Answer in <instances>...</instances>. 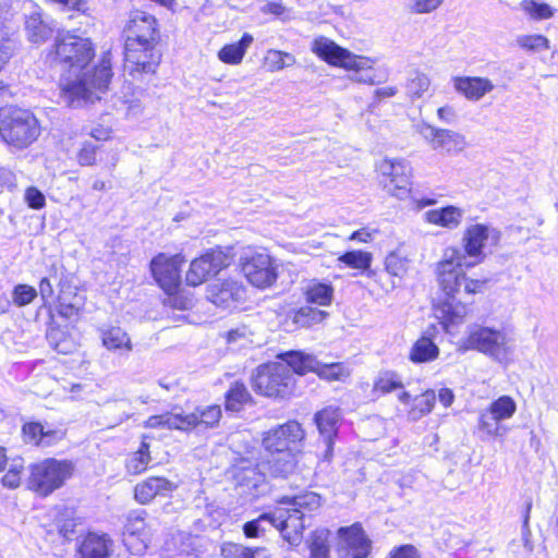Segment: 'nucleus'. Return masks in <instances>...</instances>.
<instances>
[{
	"instance_id": "nucleus-1",
	"label": "nucleus",
	"mask_w": 558,
	"mask_h": 558,
	"mask_svg": "<svg viewBox=\"0 0 558 558\" xmlns=\"http://www.w3.org/2000/svg\"><path fill=\"white\" fill-rule=\"evenodd\" d=\"M94 56L90 40L72 34L59 36L48 53L51 61L68 64L75 76L61 82V89L71 102L75 99L94 102L108 89L112 76L110 58L106 53L96 66L90 68Z\"/></svg>"
},
{
	"instance_id": "nucleus-2",
	"label": "nucleus",
	"mask_w": 558,
	"mask_h": 558,
	"mask_svg": "<svg viewBox=\"0 0 558 558\" xmlns=\"http://www.w3.org/2000/svg\"><path fill=\"white\" fill-rule=\"evenodd\" d=\"M499 240L500 232L488 225L469 226L462 235L463 252L456 247H447L436 264L435 274L441 291L448 295H453L461 289L466 294L483 292L486 280L468 278L463 268L481 264L486 256L485 248L489 244L497 245Z\"/></svg>"
},
{
	"instance_id": "nucleus-3",
	"label": "nucleus",
	"mask_w": 558,
	"mask_h": 558,
	"mask_svg": "<svg viewBox=\"0 0 558 558\" xmlns=\"http://www.w3.org/2000/svg\"><path fill=\"white\" fill-rule=\"evenodd\" d=\"M125 69L131 73H153L154 62L137 58L138 47H147L155 40L156 19L141 10L130 13L125 25Z\"/></svg>"
},
{
	"instance_id": "nucleus-4",
	"label": "nucleus",
	"mask_w": 558,
	"mask_h": 558,
	"mask_svg": "<svg viewBox=\"0 0 558 558\" xmlns=\"http://www.w3.org/2000/svg\"><path fill=\"white\" fill-rule=\"evenodd\" d=\"M39 135L40 125L32 111L19 107L0 109V136L7 145L21 150Z\"/></svg>"
},
{
	"instance_id": "nucleus-5",
	"label": "nucleus",
	"mask_w": 558,
	"mask_h": 558,
	"mask_svg": "<svg viewBox=\"0 0 558 558\" xmlns=\"http://www.w3.org/2000/svg\"><path fill=\"white\" fill-rule=\"evenodd\" d=\"M312 50L331 65L354 71L350 76L351 81L367 85H374L376 83L368 58L353 54L351 51L340 47L326 37L315 39Z\"/></svg>"
},
{
	"instance_id": "nucleus-6",
	"label": "nucleus",
	"mask_w": 558,
	"mask_h": 558,
	"mask_svg": "<svg viewBox=\"0 0 558 558\" xmlns=\"http://www.w3.org/2000/svg\"><path fill=\"white\" fill-rule=\"evenodd\" d=\"M279 357L282 362L263 364L256 368L253 376L255 391L268 398H286L294 388L295 372L284 359V353Z\"/></svg>"
},
{
	"instance_id": "nucleus-7",
	"label": "nucleus",
	"mask_w": 558,
	"mask_h": 558,
	"mask_svg": "<svg viewBox=\"0 0 558 558\" xmlns=\"http://www.w3.org/2000/svg\"><path fill=\"white\" fill-rule=\"evenodd\" d=\"M466 349L476 350L499 364H508L513 353V344L508 333L500 329L476 326L465 339Z\"/></svg>"
},
{
	"instance_id": "nucleus-8",
	"label": "nucleus",
	"mask_w": 558,
	"mask_h": 558,
	"mask_svg": "<svg viewBox=\"0 0 558 558\" xmlns=\"http://www.w3.org/2000/svg\"><path fill=\"white\" fill-rule=\"evenodd\" d=\"M74 466L66 460L46 459L31 466L27 481L29 489L39 496H48L71 477Z\"/></svg>"
},
{
	"instance_id": "nucleus-9",
	"label": "nucleus",
	"mask_w": 558,
	"mask_h": 558,
	"mask_svg": "<svg viewBox=\"0 0 558 558\" xmlns=\"http://www.w3.org/2000/svg\"><path fill=\"white\" fill-rule=\"evenodd\" d=\"M241 270L251 284L265 289L278 278V265L267 253H245L240 257Z\"/></svg>"
},
{
	"instance_id": "nucleus-10",
	"label": "nucleus",
	"mask_w": 558,
	"mask_h": 558,
	"mask_svg": "<svg viewBox=\"0 0 558 558\" xmlns=\"http://www.w3.org/2000/svg\"><path fill=\"white\" fill-rule=\"evenodd\" d=\"M284 359L299 375L313 372L329 381L344 380L350 376V369L342 363L322 364L315 356L301 351L286 352Z\"/></svg>"
},
{
	"instance_id": "nucleus-11",
	"label": "nucleus",
	"mask_w": 558,
	"mask_h": 558,
	"mask_svg": "<svg viewBox=\"0 0 558 558\" xmlns=\"http://www.w3.org/2000/svg\"><path fill=\"white\" fill-rule=\"evenodd\" d=\"M384 189L398 199H405L410 193L411 167L402 159H383L376 166Z\"/></svg>"
},
{
	"instance_id": "nucleus-12",
	"label": "nucleus",
	"mask_w": 558,
	"mask_h": 558,
	"mask_svg": "<svg viewBox=\"0 0 558 558\" xmlns=\"http://www.w3.org/2000/svg\"><path fill=\"white\" fill-rule=\"evenodd\" d=\"M229 265V255L221 250H210L191 262L185 281L192 287L201 286L209 277L216 276Z\"/></svg>"
},
{
	"instance_id": "nucleus-13",
	"label": "nucleus",
	"mask_w": 558,
	"mask_h": 558,
	"mask_svg": "<svg viewBox=\"0 0 558 558\" xmlns=\"http://www.w3.org/2000/svg\"><path fill=\"white\" fill-rule=\"evenodd\" d=\"M185 262L181 254L167 255L159 253L150 262V271L160 288L171 293L177 291L180 283V267Z\"/></svg>"
},
{
	"instance_id": "nucleus-14",
	"label": "nucleus",
	"mask_w": 558,
	"mask_h": 558,
	"mask_svg": "<svg viewBox=\"0 0 558 558\" xmlns=\"http://www.w3.org/2000/svg\"><path fill=\"white\" fill-rule=\"evenodd\" d=\"M515 411V401L509 396H501L481 412L478 427L489 436H500L502 433L499 423L511 418Z\"/></svg>"
},
{
	"instance_id": "nucleus-15",
	"label": "nucleus",
	"mask_w": 558,
	"mask_h": 558,
	"mask_svg": "<svg viewBox=\"0 0 558 558\" xmlns=\"http://www.w3.org/2000/svg\"><path fill=\"white\" fill-rule=\"evenodd\" d=\"M245 294L246 290L242 282L231 278L216 280L206 288L207 300L225 310L236 307L244 301Z\"/></svg>"
},
{
	"instance_id": "nucleus-16",
	"label": "nucleus",
	"mask_w": 558,
	"mask_h": 558,
	"mask_svg": "<svg viewBox=\"0 0 558 558\" xmlns=\"http://www.w3.org/2000/svg\"><path fill=\"white\" fill-rule=\"evenodd\" d=\"M304 438V430L296 421H289L276 428L268 430L263 438L266 453L292 451L291 446Z\"/></svg>"
},
{
	"instance_id": "nucleus-17",
	"label": "nucleus",
	"mask_w": 558,
	"mask_h": 558,
	"mask_svg": "<svg viewBox=\"0 0 558 558\" xmlns=\"http://www.w3.org/2000/svg\"><path fill=\"white\" fill-rule=\"evenodd\" d=\"M271 525L278 529L290 545L296 546L301 543L305 529L304 514L292 511V508L279 504L271 512Z\"/></svg>"
},
{
	"instance_id": "nucleus-18",
	"label": "nucleus",
	"mask_w": 558,
	"mask_h": 558,
	"mask_svg": "<svg viewBox=\"0 0 558 558\" xmlns=\"http://www.w3.org/2000/svg\"><path fill=\"white\" fill-rule=\"evenodd\" d=\"M339 543L337 553L339 558H366L371 551V541L359 524L338 530Z\"/></svg>"
},
{
	"instance_id": "nucleus-19",
	"label": "nucleus",
	"mask_w": 558,
	"mask_h": 558,
	"mask_svg": "<svg viewBox=\"0 0 558 558\" xmlns=\"http://www.w3.org/2000/svg\"><path fill=\"white\" fill-rule=\"evenodd\" d=\"M341 412L339 408L326 407L318 411L314 421L319 433V442L324 445V460L329 461L333 456V441L338 434Z\"/></svg>"
},
{
	"instance_id": "nucleus-20",
	"label": "nucleus",
	"mask_w": 558,
	"mask_h": 558,
	"mask_svg": "<svg viewBox=\"0 0 558 558\" xmlns=\"http://www.w3.org/2000/svg\"><path fill=\"white\" fill-rule=\"evenodd\" d=\"M422 134L433 149H441L448 155H458L468 147L465 136L452 130L427 125Z\"/></svg>"
},
{
	"instance_id": "nucleus-21",
	"label": "nucleus",
	"mask_w": 558,
	"mask_h": 558,
	"mask_svg": "<svg viewBox=\"0 0 558 558\" xmlns=\"http://www.w3.org/2000/svg\"><path fill=\"white\" fill-rule=\"evenodd\" d=\"M463 216L464 210L462 208L449 205L425 211L423 219L429 225L441 227L447 230H456L461 226Z\"/></svg>"
},
{
	"instance_id": "nucleus-22",
	"label": "nucleus",
	"mask_w": 558,
	"mask_h": 558,
	"mask_svg": "<svg viewBox=\"0 0 558 558\" xmlns=\"http://www.w3.org/2000/svg\"><path fill=\"white\" fill-rule=\"evenodd\" d=\"M195 422L196 416L184 415L182 412H177L174 409L171 412L149 416L145 421V427L186 430L194 427Z\"/></svg>"
},
{
	"instance_id": "nucleus-23",
	"label": "nucleus",
	"mask_w": 558,
	"mask_h": 558,
	"mask_svg": "<svg viewBox=\"0 0 558 558\" xmlns=\"http://www.w3.org/2000/svg\"><path fill=\"white\" fill-rule=\"evenodd\" d=\"M113 543L106 534H87L80 544V558H109Z\"/></svg>"
},
{
	"instance_id": "nucleus-24",
	"label": "nucleus",
	"mask_w": 558,
	"mask_h": 558,
	"mask_svg": "<svg viewBox=\"0 0 558 558\" xmlns=\"http://www.w3.org/2000/svg\"><path fill=\"white\" fill-rule=\"evenodd\" d=\"M456 90L469 100L477 101L490 93L495 85L487 77H456L453 81Z\"/></svg>"
},
{
	"instance_id": "nucleus-25",
	"label": "nucleus",
	"mask_w": 558,
	"mask_h": 558,
	"mask_svg": "<svg viewBox=\"0 0 558 558\" xmlns=\"http://www.w3.org/2000/svg\"><path fill=\"white\" fill-rule=\"evenodd\" d=\"M173 484L165 477L153 476L134 487V497L142 504L150 502L157 495L173 489Z\"/></svg>"
},
{
	"instance_id": "nucleus-26",
	"label": "nucleus",
	"mask_w": 558,
	"mask_h": 558,
	"mask_svg": "<svg viewBox=\"0 0 558 558\" xmlns=\"http://www.w3.org/2000/svg\"><path fill=\"white\" fill-rule=\"evenodd\" d=\"M263 466L275 476H286L294 470L295 454L293 451L265 453Z\"/></svg>"
},
{
	"instance_id": "nucleus-27",
	"label": "nucleus",
	"mask_w": 558,
	"mask_h": 558,
	"mask_svg": "<svg viewBox=\"0 0 558 558\" xmlns=\"http://www.w3.org/2000/svg\"><path fill=\"white\" fill-rule=\"evenodd\" d=\"M101 341L106 349L121 355L129 354L133 350L130 336L120 327H110L101 330Z\"/></svg>"
},
{
	"instance_id": "nucleus-28",
	"label": "nucleus",
	"mask_w": 558,
	"mask_h": 558,
	"mask_svg": "<svg viewBox=\"0 0 558 558\" xmlns=\"http://www.w3.org/2000/svg\"><path fill=\"white\" fill-rule=\"evenodd\" d=\"M458 292L459 291H457L453 295H449V298L453 299ZM445 294L448 296L447 293ZM468 313L469 307L464 303L457 302L454 300H447L442 302L437 308V316L439 319H441V323L446 329H448L450 325L462 323Z\"/></svg>"
},
{
	"instance_id": "nucleus-29",
	"label": "nucleus",
	"mask_w": 558,
	"mask_h": 558,
	"mask_svg": "<svg viewBox=\"0 0 558 558\" xmlns=\"http://www.w3.org/2000/svg\"><path fill=\"white\" fill-rule=\"evenodd\" d=\"M302 291L306 302L319 306L330 305L333 299V287L317 279L307 281Z\"/></svg>"
},
{
	"instance_id": "nucleus-30",
	"label": "nucleus",
	"mask_w": 558,
	"mask_h": 558,
	"mask_svg": "<svg viewBox=\"0 0 558 558\" xmlns=\"http://www.w3.org/2000/svg\"><path fill=\"white\" fill-rule=\"evenodd\" d=\"M253 41V36L245 33L239 41L225 45L218 51V59L226 64L238 65L242 62Z\"/></svg>"
},
{
	"instance_id": "nucleus-31",
	"label": "nucleus",
	"mask_w": 558,
	"mask_h": 558,
	"mask_svg": "<svg viewBox=\"0 0 558 558\" xmlns=\"http://www.w3.org/2000/svg\"><path fill=\"white\" fill-rule=\"evenodd\" d=\"M438 355L439 348L429 337L422 336L411 347L409 359L415 364L429 363L435 361Z\"/></svg>"
},
{
	"instance_id": "nucleus-32",
	"label": "nucleus",
	"mask_w": 558,
	"mask_h": 558,
	"mask_svg": "<svg viewBox=\"0 0 558 558\" xmlns=\"http://www.w3.org/2000/svg\"><path fill=\"white\" fill-rule=\"evenodd\" d=\"M279 504L289 506L292 511L304 514L306 511H313L320 507V496L314 492H305L294 497H283Z\"/></svg>"
},
{
	"instance_id": "nucleus-33",
	"label": "nucleus",
	"mask_w": 558,
	"mask_h": 558,
	"mask_svg": "<svg viewBox=\"0 0 558 558\" xmlns=\"http://www.w3.org/2000/svg\"><path fill=\"white\" fill-rule=\"evenodd\" d=\"M25 29L28 39L35 44H41L52 35V29L43 21L38 12L27 16Z\"/></svg>"
},
{
	"instance_id": "nucleus-34",
	"label": "nucleus",
	"mask_w": 558,
	"mask_h": 558,
	"mask_svg": "<svg viewBox=\"0 0 558 558\" xmlns=\"http://www.w3.org/2000/svg\"><path fill=\"white\" fill-rule=\"evenodd\" d=\"M150 461L149 444L142 441L138 449L128 457L125 468L128 473L138 475L147 469Z\"/></svg>"
},
{
	"instance_id": "nucleus-35",
	"label": "nucleus",
	"mask_w": 558,
	"mask_h": 558,
	"mask_svg": "<svg viewBox=\"0 0 558 558\" xmlns=\"http://www.w3.org/2000/svg\"><path fill=\"white\" fill-rule=\"evenodd\" d=\"M436 400L434 390H426L413 399V404L408 411L411 421H418L423 416L432 412Z\"/></svg>"
},
{
	"instance_id": "nucleus-36",
	"label": "nucleus",
	"mask_w": 558,
	"mask_h": 558,
	"mask_svg": "<svg viewBox=\"0 0 558 558\" xmlns=\"http://www.w3.org/2000/svg\"><path fill=\"white\" fill-rule=\"evenodd\" d=\"M326 313L310 306H303L292 313V325L295 328H307L324 320Z\"/></svg>"
},
{
	"instance_id": "nucleus-37",
	"label": "nucleus",
	"mask_w": 558,
	"mask_h": 558,
	"mask_svg": "<svg viewBox=\"0 0 558 558\" xmlns=\"http://www.w3.org/2000/svg\"><path fill=\"white\" fill-rule=\"evenodd\" d=\"M328 531L316 530L308 539L310 558H329Z\"/></svg>"
},
{
	"instance_id": "nucleus-38",
	"label": "nucleus",
	"mask_w": 558,
	"mask_h": 558,
	"mask_svg": "<svg viewBox=\"0 0 558 558\" xmlns=\"http://www.w3.org/2000/svg\"><path fill=\"white\" fill-rule=\"evenodd\" d=\"M410 259L401 251L390 252L385 259L386 270L396 277H403L409 269Z\"/></svg>"
},
{
	"instance_id": "nucleus-39",
	"label": "nucleus",
	"mask_w": 558,
	"mask_h": 558,
	"mask_svg": "<svg viewBox=\"0 0 558 558\" xmlns=\"http://www.w3.org/2000/svg\"><path fill=\"white\" fill-rule=\"evenodd\" d=\"M338 260L350 268L366 270L371 267L372 254L363 251H351L339 256Z\"/></svg>"
},
{
	"instance_id": "nucleus-40",
	"label": "nucleus",
	"mask_w": 558,
	"mask_h": 558,
	"mask_svg": "<svg viewBox=\"0 0 558 558\" xmlns=\"http://www.w3.org/2000/svg\"><path fill=\"white\" fill-rule=\"evenodd\" d=\"M403 388L401 377L390 371L381 372L374 383V389L383 393H389Z\"/></svg>"
},
{
	"instance_id": "nucleus-41",
	"label": "nucleus",
	"mask_w": 558,
	"mask_h": 558,
	"mask_svg": "<svg viewBox=\"0 0 558 558\" xmlns=\"http://www.w3.org/2000/svg\"><path fill=\"white\" fill-rule=\"evenodd\" d=\"M250 400V393L243 384L235 383L227 393L226 408L230 411H239Z\"/></svg>"
},
{
	"instance_id": "nucleus-42",
	"label": "nucleus",
	"mask_w": 558,
	"mask_h": 558,
	"mask_svg": "<svg viewBox=\"0 0 558 558\" xmlns=\"http://www.w3.org/2000/svg\"><path fill=\"white\" fill-rule=\"evenodd\" d=\"M429 85L430 81L426 74L414 73V75L409 78L405 90L411 99H417L428 90Z\"/></svg>"
},
{
	"instance_id": "nucleus-43",
	"label": "nucleus",
	"mask_w": 558,
	"mask_h": 558,
	"mask_svg": "<svg viewBox=\"0 0 558 558\" xmlns=\"http://www.w3.org/2000/svg\"><path fill=\"white\" fill-rule=\"evenodd\" d=\"M520 7L527 15L535 20H547L554 15L551 7L534 0H523L520 2Z\"/></svg>"
},
{
	"instance_id": "nucleus-44",
	"label": "nucleus",
	"mask_w": 558,
	"mask_h": 558,
	"mask_svg": "<svg viewBox=\"0 0 558 558\" xmlns=\"http://www.w3.org/2000/svg\"><path fill=\"white\" fill-rule=\"evenodd\" d=\"M517 44L522 49L532 52L549 48V40L545 36L538 34L518 36Z\"/></svg>"
},
{
	"instance_id": "nucleus-45",
	"label": "nucleus",
	"mask_w": 558,
	"mask_h": 558,
	"mask_svg": "<svg viewBox=\"0 0 558 558\" xmlns=\"http://www.w3.org/2000/svg\"><path fill=\"white\" fill-rule=\"evenodd\" d=\"M123 542L130 553L134 555H142L146 551L149 543L151 542V533L128 535L124 536Z\"/></svg>"
},
{
	"instance_id": "nucleus-46",
	"label": "nucleus",
	"mask_w": 558,
	"mask_h": 558,
	"mask_svg": "<svg viewBox=\"0 0 558 558\" xmlns=\"http://www.w3.org/2000/svg\"><path fill=\"white\" fill-rule=\"evenodd\" d=\"M189 415L196 416L194 427L204 424L207 427H211L217 424L221 417V409L218 405H210L204 410H196Z\"/></svg>"
},
{
	"instance_id": "nucleus-47",
	"label": "nucleus",
	"mask_w": 558,
	"mask_h": 558,
	"mask_svg": "<svg viewBox=\"0 0 558 558\" xmlns=\"http://www.w3.org/2000/svg\"><path fill=\"white\" fill-rule=\"evenodd\" d=\"M37 294L38 292L34 287L28 284H17L12 291V301L16 306L22 307L31 304Z\"/></svg>"
},
{
	"instance_id": "nucleus-48",
	"label": "nucleus",
	"mask_w": 558,
	"mask_h": 558,
	"mask_svg": "<svg viewBox=\"0 0 558 558\" xmlns=\"http://www.w3.org/2000/svg\"><path fill=\"white\" fill-rule=\"evenodd\" d=\"M258 551L259 548L252 549L235 543H227L221 547V554L226 558H255Z\"/></svg>"
},
{
	"instance_id": "nucleus-49",
	"label": "nucleus",
	"mask_w": 558,
	"mask_h": 558,
	"mask_svg": "<svg viewBox=\"0 0 558 558\" xmlns=\"http://www.w3.org/2000/svg\"><path fill=\"white\" fill-rule=\"evenodd\" d=\"M271 512L263 513L257 519L246 522L243 525V532L246 537L254 538L260 535V532L265 531L264 523L267 522L271 525Z\"/></svg>"
},
{
	"instance_id": "nucleus-50",
	"label": "nucleus",
	"mask_w": 558,
	"mask_h": 558,
	"mask_svg": "<svg viewBox=\"0 0 558 558\" xmlns=\"http://www.w3.org/2000/svg\"><path fill=\"white\" fill-rule=\"evenodd\" d=\"M444 0H410L409 10L415 14H426L437 10Z\"/></svg>"
},
{
	"instance_id": "nucleus-51",
	"label": "nucleus",
	"mask_w": 558,
	"mask_h": 558,
	"mask_svg": "<svg viewBox=\"0 0 558 558\" xmlns=\"http://www.w3.org/2000/svg\"><path fill=\"white\" fill-rule=\"evenodd\" d=\"M24 199L28 207L33 209H41L46 205L45 195L34 186L26 189Z\"/></svg>"
},
{
	"instance_id": "nucleus-52",
	"label": "nucleus",
	"mask_w": 558,
	"mask_h": 558,
	"mask_svg": "<svg viewBox=\"0 0 558 558\" xmlns=\"http://www.w3.org/2000/svg\"><path fill=\"white\" fill-rule=\"evenodd\" d=\"M141 533H150L149 529L146 526L144 519L140 515H131L128 519V523L124 527V536L134 535Z\"/></svg>"
},
{
	"instance_id": "nucleus-53",
	"label": "nucleus",
	"mask_w": 558,
	"mask_h": 558,
	"mask_svg": "<svg viewBox=\"0 0 558 558\" xmlns=\"http://www.w3.org/2000/svg\"><path fill=\"white\" fill-rule=\"evenodd\" d=\"M44 425L40 423H28L23 426V435L27 442L39 446V437H43Z\"/></svg>"
},
{
	"instance_id": "nucleus-54",
	"label": "nucleus",
	"mask_w": 558,
	"mask_h": 558,
	"mask_svg": "<svg viewBox=\"0 0 558 558\" xmlns=\"http://www.w3.org/2000/svg\"><path fill=\"white\" fill-rule=\"evenodd\" d=\"M22 465H12L3 475L1 482L3 486L15 489L21 484Z\"/></svg>"
},
{
	"instance_id": "nucleus-55",
	"label": "nucleus",
	"mask_w": 558,
	"mask_h": 558,
	"mask_svg": "<svg viewBox=\"0 0 558 558\" xmlns=\"http://www.w3.org/2000/svg\"><path fill=\"white\" fill-rule=\"evenodd\" d=\"M265 64L271 72H277L286 68L282 62V51L270 49L266 52Z\"/></svg>"
},
{
	"instance_id": "nucleus-56",
	"label": "nucleus",
	"mask_w": 558,
	"mask_h": 558,
	"mask_svg": "<svg viewBox=\"0 0 558 558\" xmlns=\"http://www.w3.org/2000/svg\"><path fill=\"white\" fill-rule=\"evenodd\" d=\"M64 437V433L60 429H43V437H39V446L41 447H50Z\"/></svg>"
},
{
	"instance_id": "nucleus-57",
	"label": "nucleus",
	"mask_w": 558,
	"mask_h": 558,
	"mask_svg": "<svg viewBox=\"0 0 558 558\" xmlns=\"http://www.w3.org/2000/svg\"><path fill=\"white\" fill-rule=\"evenodd\" d=\"M77 161L81 166H92L96 161V148L92 144H86L77 155Z\"/></svg>"
},
{
	"instance_id": "nucleus-58",
	"label": "nucleus",
	"mask_w": 558,
	"mask_h": 558,
	"mask_svg": "<svg viewBox=\"0 0 558 558\" xmlns=\"http://www.w3.org/2000/svg\"><path fill=\"white\" fill-rule=\"evenodd\" d=\"M252 336V332L246 326H240L231 329L227 332L226 339L229 343H235L241 340H247Z\"/></svg>"
},
{
	"instance_id": "nucleus-59",
	"label": "nucleus",
	"mask_w": 558,
	"mask_h": 558,
	"mask_svg": "<svg viewBox=\"0 0 558 558\" xmlns=\"http://www.w3.org/2000/svg\"><path fill=\"white\" fill-rule=\"evenodd\" d=\"M388 558H421V556L414 546L404 545L391 551Z\"/></svg>"
},
{
	"instance_id": "nucleus-60",
	"label": "nucleus",
	"mask_w": 558,
	"mask_h": 558,
	"mask_svg": "<svg viewBox=\"0 0 558 558\" xmlns=\"http://www.w3.org/2000/svg\"><path fill=\"white\" fill-rule=\"evenodd\" d=\"M39 294L43 303L46 305L51 302L54 296L53 287L49 278H43L39 282Z\"/></svg>"
},
{
	"instance_id": "nucleus-61",
	"label": "nucleus",
	"mask_w": 558,
	"mask_h": 558,
	"mask_svg": "<svg viewBox=\"0 0 558 558\" xmlns=\"http://www.w3.org/2000/svg\"><path fill=\"white\" fill-rule=\"evenodd\" d=\"M166 304L178 310H186L191 305V300L177 294L175 291L168 293Z\"/></svg>"
},
{
	"instance_id": "nucleus-62",
	"label": "nucleus",
	"mask_w": 558,
	"mask_h": 558,
	"mask_svg": "<svg viewBox=\"0 0 558 558\" xmlns=\"http://www.w3.org/2000/svg\"><path fill=\"white\" fill-rule=\"evenodd\" d=\"M377 233V230H368L366 228L354 231L350 235L351 241H357L362 243H367L374 239V235Z\"/></svg>"
},
{
	"instance_id": "nucleus-63",
	"label": "nucleus",
	"mask_w": 558,
	"mask_h": 558,
	"mask_svg": "<svg viewBox=\"0 0 558 558\" xmlns=\"http://www.w3.org/2000/svg\"><path fill=\"white\" fill-rule=\"evenodd\" d=\"M263 12L282 16L288 12V9L281 2H268L263 7Z\"/></svg>"
},
{
	"instance_id": "nucleus-64",
	"label": "nucleus",
	"mask_w": 558,
	"mask_h": 558,
	"mask_svg": "<svg viewBox=\"0 0 558 558\" xmlns=\"http://www.w3.org/2000/svg\"><path fill=\"white\" fill-rule=\"evenodd\" d=\"M437 116L438 118L448 123V124H451V123H454L456 119H457V114H456V111L452 107L450 106H445V107H440L438 110H437Z\"/></svg>"
}]
</instances>
